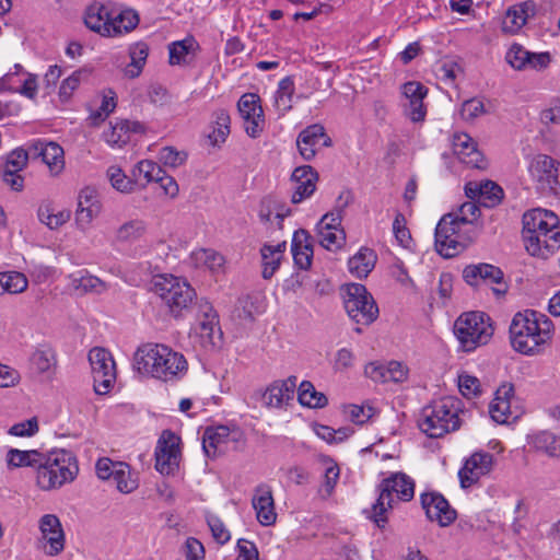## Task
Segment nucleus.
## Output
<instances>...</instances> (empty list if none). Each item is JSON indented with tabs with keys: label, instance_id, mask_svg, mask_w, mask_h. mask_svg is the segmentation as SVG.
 Instances as JSON below:
<instances>
[{
	"label": "nucleus",
	"instance_id": "f257e3e1",
	"mask_svg": "<svg viewBox=\"0 0 560 560\" xmlns=\"http://www.w3.org/2000/svg\"><path fill=\"white\" fill-rule=\"evenodd\" d=\"M522 222L525 248L532 256L546 258L560 247V220L553 211L530 209Z\"/></svg>",
	"mask_w": 560,
	"mask_h": 560
},
{
	"label": "nucleus",
	"instance_id": "f03ea898",
	"mask_svg": "<svg viewBox=\"0 0 560 560\" xmlns=\"http://www.w3.org/2000/svg\"><path fill=\"white\" fill-rule=\"evenodd\" d=\"M553 335V324L545 315L533 310L518 312L510 325V340L513 349L525 355L542 352Z\"/></svg>",
	"mask_w": 560,
	"mask_h": 560
},
{
	"label": "nucleus",
	"instance_id": "7ed1b4c3",
	"mask_svg": "<svg viewBox=\"0 0 560 560\" xmlns=\"http://www.w3.org/2000/svg\"><path fill=\"white\" fill-rule=\"evenodd\" d=\"M133 366L140 374L164 382L180 378L188 370L184 354L161 343L140 346L133 357Z\"/></svg>",
	"mask_w": 560,
	"mask_h": 560
},
{
	"label": "nucleus",
	"instance_id": "20e7f679",
	"mask_svg": "<svg viewBox=\"0 0 560 560\" xmlns=\"http://www.w3.org/2000/svg\"><path fill=\"white\" fill-rule=\"evenodd\" d=\"M79 474L74 454L63 448L46 452L40 469L35 475V483L42 491L58 490L71 483Z\"/></svg>",
	"mask_w": 560,
	"mask_h": 560
},
{
	"label": "nucleus",
	"instance_id": "39448f33",
	"mask_svg": "<svg viewBox=\"0 0 560 560\" xmlns=\"http://www.w3.org/2000/svg\"><path fill=\"white\" fill-rule=\"evenodd\" d=\"M460 401L452 396L442 397L439 400L422 408L418 419V427L431 439H439L454 432L460 427Z\"/></svg>",
	"mask_w": 560,
	"mask_h": 560
},
{
	"label": "nucleus",
	"instance_id": "423d86ee",
	"mask_svg": "<svg viewBox=\"0 0 560 560\" xmlns=\"http://www.w3.org/2000/svg\"><path fill=\"white\" fill-rule=\"evenodd\" d=\"M378 498L372 506V518L381 526L387 513L399 502H409L415 495V481L405 472H393L377 487Z\"/></svg>",
	"mask_w": 560,
	"mask_h": 560
},
{
	"label": "nucleus",
	"instance_id": "0eeeda50",
	"mask_svg": "<svg viewBox=\"0 0 560 560\" xmlns=\"http://www.w3.org/2000/svg\"><path fill=\"white\" fill-rule=\"evenodd\" d=\"M151 291L174 316H179L196 298L195 289L186 279L170 273L154 276Z\"/></svg>",
	"mask_w": 560,
	"mask_h": 560
},
{
	"label": "nucleus",
	"instance_id": "6e6552de",
	"mask_svg": "<svg viewBox=\"0 0 560 560\" xmlns=\"http://www.w3.org/2000/svg\"><path fill=\"white\" fill-rule=\"evenodd\" d=\"M493 325L483 312H466L454 324V334L464 351L487 345L493 336Z\"/></svg>",
	"mask_w": 560,
	"mask_h": 560
},
{
	"label": "nucleus",
	"instance_id": "1a4fd4ad",
	"mask_svg": "<svg viewBox=\"0 0 560 560\" xmlns=\"http://www.w3.org/2000/svg\"><path fill=\"white\" fill-rule=\"evenodd\" d=\"M345 310L352 322L369 326L380 314L373 295L361 283H349L343 289Z\"/></svg>",
	"mask_w": 560,
	"mask_h": 560
},
{
	"label": "nucleus",
	"instance_id": "9d476101",
	"mask_svg": "<svg viewBox=\"0 0 560 560\" xmlns=\"http://www.w3.org/2000/svg\"><path fill=\"white\" fill-rule=\"evenodd\" d=\"M221 336L217 312L209 303L200 304L196 322L189 332L191 343L208 351L219 345Z\"/></svg>",
	"mask_w": 560,
	"mask_h": 560
},
{
	"label": "nucleus",
	"instance_id": "9b49d317",
	"mask_svg": "<svg viewBox=\"0 0 560 560\" xmlns=\"http://www.w3.org/2000/svg\"><path fill=\"white\" fill-rule=\"evenodd\" d=\"M100 479L110 480L115 488L124 494L133 492L139 486L138 474L124 462H114L108 457L100 458L95 464Z\"/></svg>",
	"mask_w": 560,
	"mask_h": 560
},
{
	"label": "nucleus",
	"instance_id": "f8f14e48",
	"mask_svg": "<svg viewBox=\"0 0 560 560\" xmlns=\"http://www.w3.org/2000/svg\"><path fill=\"white\" fill-rule=\"evenodd\" d=\"M528 171L537 189L547 195H560V162L546 154L533 158Z\"/></svg>",
	"mask_w": 560,
	"mask_h": 560
},
{
	"label": "nucleus",
	"instance_id": "ddd939ff",
	"mask_svg": "<svg viewBox=\"0 0 560 560\" xmlns=\"http://www.w3.org/2000/svg\"><path fill=\"white\" fill-rule=\"evenodd\" d=\"M468 244L463 228L457 225L452 215H444L435 229V247L444 257L451 258L463 252Z\"/></svg>",
	"mask_w": 560,
	"mask_h": 560
},
{
	"label": "nucleus",
	"instance_id": "4468645a",
	"mask_svg": "<svg viewBox=\"0 0 560 560\" xmlns=\"http://www.w3.org/2000/svg\"><path fill=\"white\" fill-rule=\"evenodd\" d=\"M94 390L98 395L109 393L116 381V363L112 353L105 348L95 347L89 352Z\"/></svg>",
	"mask_w": 560,
	"mask_h": 560
},
{
	"label": "nucleus",
	"instance_id": "2eb2a0df",
	"mask_svg": "<svg viewBox=\"0 0 560 560\" xmlns=\"http://www.w3.org/2000/svg\"><path fill=\"white\" fill-rule=\"evenodd\" d=\"M244 442L243 432L234 427L219 425L208 428L202 438V448L208 457L237 450Z\"/></svg>",
	"mask_w": 560,
	"mask_h": 560
},
{
	"label": "nucleus",
	"instance_id": "dca6fc26",
	"mask_svg": "<svg viewBox=\"0 0 560 560\" xmlns=\"http://www.w3.org/2000/svg\"><path fill=\"white\" fill-rule=\"evenodd\" d=\"M155 469L165 476L174 475L182 460L180 438L170 430L162 432L155 447Z\"/></svg>",
	"mask_w": 560,
	"mask_h": 560
},
{
	"label": "nucleus",
	"instance_id": "f3484780",
	"mask_svg": "<svg viewBox=\"0 0 560 560\" xmlns=\"http://www.w3.org/2000/svg\"><path fill=\"white\" fill-rule=\"evenodd\" d=\"M38 542L47 556L55 557L61 553L66 545V534L60 518L47 513L38 518Z\"/></svg>",
	"mask_w": 560,
	"mask_h": 560
},
{
	"label": "nucleus",
	"instance_id": "a211bd4d",
	"mask_svg": "<svg viewBox=\"0 0 560 560\" xmlns=\"http://www.w3.org/2000/svg\"><path fill=\"white\" fill-rule=\"evenodd\" d=\"M237 108L247 136L258 138L266 126L260 97L255 93H245L238 100Z\"/></svg>",
	"mask_w": 560,
	"mask_h": 560
},
{
	"label": "nucleus",
	"instance_id": "6ab92c4d",
	"mask_svg": "<svg viewBox=\"0 0 560 560\" xmlns=\"http://www.w3.org/2000/svg\"><path fill=\"white\" fill-rule=\"evenodd\" d=\"M494 463L493 455L487 452L478 451L472 453L464 460L463 466L458 470L460 487L467 489L476 485L480 478L492 471Z\"/></svg>",
	"mask_w": 560,
	"mask_h": 560
},
{
	"label": "nucleus",
	"instance_id": "aec40b11",
	"mask_svg": "<svg viewBox=\"0 0 560 560\" xmlns=\"http://www.w3.org/2000/svg\"><path fill=\"white\" fill-rule=\"evenodd\" d=\"M463 277L471 287H480L482 284L493 285L492 291L498 295L506 292V284L503 281V272L500 268L493 265H469L465 267Z\"/></svg>",
	"mask_w": 560,
	"mask_h": 560
},
{
	"label": "nucleus",
	"instance_id": "412c9836",
	"mask_svg": "<svg viewBox=\"0 0 560 560\" xmlns=\"http://www.w3.org/2000/svg\"><path fill=\"white\" fill-rule=\"evenodd\" d=\"M404 114L412 122H422L427 116V107L423 103L428 89L420 82L410 81L401 86Z\"/></svg>",
	"mask_w": 560,
	"mask_h": 560
},
{
	"label": "nucleus",
	"instance_id": "4be33fe9",
	"mask_svg": "<svg viewBox=\"0 0 560 560\" xmlns=\"http://www.w3.org/2000/svg\"><path fill=\"white\" fill-rule=\"evenodd\" d=\"M102 202L93 187H84L79 191L75 209V224L79 230L86 231L92 222L101 214Z\"/></svg>",
	"mask_w": 560,
	"mask_h": 560
},
{
	"label": "nucleus",
	"instance_id": "5701e85b",
	"mask_svg": "<svg viewBox=\"0 0 560 560\" xmlns=\"http://www.w3.org/2000/svg\"><path fill=\"white\" fill-rule=\"evenodd\" d=\"M68 289L75 295L103 294L108 289L107 282L91 273L88 269H79L66 277Z\"/></svg>",
	"mask_w": 560,
	"mask_h": 560
},
{
	"label": "nucleus",
	"instance_id": "b1692460",
	"mask_svg": "<svg viewBox=\"0 0 560 560\" xmlns=\"http://www.w3.org/2000/svg\"><path fill=\"white\" fill-rule=\"evenodd\" d=\"M364 374L373 382L402 383L408 378L409 369L399 361H389L387 363L370 362L364 366Z\"/></svg>",
	"mask_w": 560,
	"mask_h": 560
},
{
	"label": "nucleus",
	"instance_id": "393cba45",
	"mask_svg": "<svg viewBox=\"0 0 560 560\" xmlns=\"http://www.w3.org/2000/svg\"><path fill=\"white\" fill-rule=\"evenodd\" d=\"M143 126L138 121L116 119L103 131V140L113 149H120L132 139L133 135L142 133Z\"/></svg>",
	"mask_w": 560,
	"mask_h": 560
},
{
	"label": "nucleus",
	"instance_id": "a878e982",
	"mask_svg": "<svg viewBox=\"0 0 560 560\" xmlns=\"http://www.w3.org/2000/svg\"><path fill=\"white\" fill-rule=\"evenodd\" d=\"M514 387L512 384H502L495 392L494 398L489 406V413L493 421L499 424L509 423L517 418L513 410Z\"/></svg>",
	"mask_w": 560,
	"mask_h": 560
},
{
	"label": "nucleus",
	"instance_id": "bb28decb",
	"mask_svg": "<svg viewBox=\"0 0 560 560\" xmlns=\"http://www.w3.org/2000/svg\"><path fill=\"white\" fill-rule=\"evenodd\" d=\"M318 180L317 172L310 165H302L294 168L291 175L293 203H300L308 199L316 190Z\"/></svg>",
	"mask_w": 560,
	"mask_h": 560
},
{
	"label": "nucleus",
	"instance_id": "cd10ccee",
	"mask_svg": "<svg viewBox=\"0 0 560 560\" xmlns=\"http://www.w3.org/2000/svg\"><path fill=\"white\" fill-rule=\"evenodd\" d=\"M252 506L260 525L271 526L276 523L277 513L270 486L261 483L254 489Z\"/></svg>",
	"mask_w": 560,
	"mask_h": 560
},
{
	"label": "nucleus",
	"instance_id": "c85d7f7f",
	"mask_svg": "<svg viewBox=\"0 0 560 560\" xmlns=\"http://www.w3.org/2000/svg\"><path fill=\"white\" fill-rule=\"evenodd\" d=\"M296 145L301 156L306 161H311L322 145H330V139L326 136L322 125L314 124L300 132Z\"/></svg>",
	"mask_w": 560,
	"mask_h": 560
},
{
	"label": "nucleus",
	"instance_id": "c756f323",
	"mask_svg": "<svg viewBox=\"0 0 560 560\" xmlns=\"http://www.w3.org/2000/svg\"><path fill=\"white\" fill-rule=\"evenodd\" d=\"M421 504L427 516L431 521H436L441 526L450 525L456 517L455 511L451 509L447 500L440 493H422Z\"/></svg>",
	"mask_w": 560,
	"mask_h": 560
},
{
	"label": "nucleus",
	"instance_id": "7c9ffc66",
	"mask_svg": "<svg viewBox=\"0 0 560 560\" xmlns=\"http://www.w3.org/2000/svg\"><path fill=\"white\" fill-rule=\"evenodd\" d=\"M319 244L328 250L339 248L345 241V232L340 228V219L332 213L325 214L316 225Z\"/></svg>",
	"mask_w": 560,
	"mask_h": 560
},
{
	"label": "nucleus",
	"instance_id": "2f4dec72",
	"mask_svg": "<svg viewBox=\"0 0 560 560\" xmlns=\"http://www.w3.org/2000/svg\"><path fill=\"white\" fill-rule=\"evenodd\" d=\"M296 381L295 376H290L270 384L262 394L264 405L277 409L287 406L294 397Z\"/></svg>",
	"mask_w": 560,
	"mask_h": 560
},
{
	"label": "nucleus",
	"instance_id": "473e14b6",
	"mask_svg": "<svg viewBox=\"0 0 560 560\" xmlns=\"http://www.w3.org/2000/svg\"><path fill=\"white\" fill-rule=\"evenodd\" d=\"M465 194L487 208L499 205L503 198L502 188L491 180L469 182L465 185Z\"/></svg>",
	"mask_w": 560,
	"mask_h": 560
},
{
	"label": "nucleus",
	"instance_id": "72a5a7b5",
	"mask_svg": "<svg viewBox=\"0 0 560 560\" xmlns=\"http://www.w3.org/2000/svg\"><path fill=\"white\" fill-rule=\"evenodd\" d=\"M452 148L458 159L470 167L481 168L485 166L482 153L478 150L476 141L465 132L454 133Z\"/></svg>",
	"mask_w": 560,
	"mask_h": 560
},
{
	"label": "nucleus",
	"instance_id": "f704fd0d",
	"mask_svg": "<svg viewBox=\"0 0 560 560\" xmlns=\"http://www.w3.org/2000/svg\"><path fill=\"white\" fill-rule=\"evenodd\" d=\"M529 452H534L549 458L560 457V435L542 430L536 431L526 436Z\"/></svg>",
	"mask_w": 560,
	"mask_h": 560
},
{
	"label": "nucleus",
	"instance_id": "c9c22d12",
	"mask_svg": "<svg viewBox=\"0 0 560 560\" xmlns=\"http://www.w3.org/2000/svg\"><path fill=\"white\" fill-rule=\"evenodd\" d=\"M110 15L112 8L101 2L90 4L84 13V23L89 30L101 36L108 37L110 35Z\"/></svg>",
	"mask_w": 560,
	"mask_h": 560
},
{
	"label": "nucleus",
	"instance_id": "e433bc0d",
	"mask_svg": "<svg viewBox=\"0 0 560 560\" xmlns=\"http://www.w3.org/2000/svg\"><path fill=\"white\" fill-rule=\"evenodd\" d=\"M534 14L535 4L533 2L512 5L503 18L502 32L510 35L517 34Z\"/></svg>",
	"mask_w": 560,
	"mask_h": 560
},
{
	"label": "nucleus",
	"instance_id": "4c0bfd02",
	"mask_svg": "<svg viewBox=\"0 0 560 560\" xmlns=\"http://www.w3.org/2000/svg\"><path fill=\"white\" fill-rule=\"evenodd\" d=\"M45 456L46 452L38 450L10 448L5 454V463L10 469L33 468L36 475Z\"/></svg>",
	"mask_w": 560,
	"mask_h": 560
},
{
	"label": "nucleus",
	"instance_id": "58836bf2",
	"mask_svg": "<svg viewBox=\"0 0 560 560\" xmlns=\"http://www.w3.org/2000/svg\"><path fill=\"white\" fill-rule=\"evenodd\" d=\"M200 46L192 36L168 44V62L172 66L188 65L196 57Z\"/></svg>",
	"mask_w": 560,
	"mask_h": 560
},
{
	"label": "nucleus",
	"instance_id": "ea45409f",
	"mask_svg": "<svg viewBox=\"0 0 560 560\" xmlns=\"http://www.w3.org/2000/svg\"><path fill=\"white\" fill-rule=\"evenodd\" d=\"M190 259L196 268L205 269L212 275L224 273L225 258L212 248H198L190 254Z\"/></svg>",
	"mask_w": 560,
	"mask_h": 560
},
{
	"label": "nucleus",
	"instance_id": "a19ab883",
	"mask_svg": "<svg viewBox=\"0 0 560 560\" xmlns=\"http://www.w3.org/2000/svg\"><path fill=\"white\" fill-rule=\"evenodd\" d=\"M39 222L49 230H57L65 225L71 218V210L58 208L51 201H43L37 210Z\"/></svg>",
	"mask_w": 560,
	"mask_h": 560
},
{
	"label": "nucleus",
	"instance_id": "79ce46f5",
	"mask_svg": "<svg viewBox=\"0 0 560 560\" xmlns=\"http://www.w3.org/2000/svg\"><path fill=\"white\" fill-rule=\"evenodd\" d=\"M39 155L47 165L51 176H58L63 172L66 162L61 145L56 142H40Z\"/></svg>",
	"mask_w": 560,
	"mask_h": 560
},
{
	"label": "nucleus",
	"instance_id": "37998d69",
	"mask_svg": "<svg viewBox=\"0 0 560 560\" xmlns=\"http://www.w3.org/2000/svg\"><path fill=\"white\" fill-rule=\"evenodd\" d=\"M285 252V242L275 245L265 244L260 248L262 278L270 279L280 266L283 253Z\"/></svg>",
	"mask_w": 560,
	"mask_h": 560
},
{
	"label": "nucleus",
	"instance_id": "c03bdc74",
	"mask_svg": "<svg viewBox=\"0 0 560 560\" xmlns=\"http://www.w3.org/2000/svg\"><path fill=\"white\" fill-rule=\"evenodd\" d=\"M139 16L136 11L131 9L120 10L119 12L112 9L108 37H117L131 32L137 27Z\"/></svg>",
	"mask_w": 560,
	"mask_h": 560
},
{
	"label": "nucleus",
	"instance_id": "a18cd8bd",
	"mask_svg": "<svg viewBox=\"0 0 560 560\" xmlns=\"http://www.w3.org/2000/svg\"><path fill=\"white\" fill-rule=\"evenodd\" d=\"M147 233V223L141 219H132L120 224L114 234L116 244H132L140 241Z\"/></svg>",
	"mask_w": 560,
	"mask_h": 560
},
{
	"label": "nucleus",
	"instance_id": "49530a36",
	"mask_svg": "<svg viewBox=\"0 0 560 560\" xmlns=\"http://www.w3.org/2000/svg\"><path fill=\"white\" fill-rule=\"evenodd\" d=\"M376 254L370 248H361L349 258L348 268L352 276L365 278L375 267Z\"/></svg>",
	"mask_w": 560,
	"mask_h": 560
},
{
	"label": "nucleus",
	"instance_id": "de8ad7c7",
	"mask_svg": "<svg viewBox=\"0 0 560 560\" xmlns=\"http://www.w3.org/2000/svg\"><path fill=\"white\" fill-rule=\"evenodd\" d=\"M294 82L290 77L281 79L273 94V108L278 116L285 115L292 108L294 94Z\"/></svg>",
	"mask_w": 560,
	"mask_h": 560
},
{
	"label": "nucleus",
	"instance_id": "09e8293b",
	"mask_svg": "<svg viewBox=\"0 0 560 560\" xmlns=\"http://www.w3.org/2000/svg\"><path fill=\"white\" fill-rule=\"evenodd\" d=\"M56 354L55 351L48 347L36 349L31 355V366L38 374L50 378L56 370Z\"/></svg>",
	"mask_w": 560,
	"mask_h": 560
},
{
	"label": "nucleus",
	"instance_id": "8fccbe9b",
	"mask_svg": "<svg viewBox=\"0 0 560 560\" xmlns=\"http://www.w3.org/2000/svg\"><path fill=\"white\" fill-rule=\"evenodd\" d=\"M320 463L324 468V477L318 493L323 499H328L337 486L340 469L337 463L327 456L320 457Z\"/></svg>",
	"mask_w": 560,
	"mask_h": 560
},
{
	"label": "nucleus",
	"instance_id": "3c124183",
	"mask_svg": "<svg viewBox=\"0 0 560 560\" xmlns=\"http://www.w3.org/2000/svg\"><path fill=\"white\" fill-rule=\"evenodd\" d=\"M149 56V46L143 42L135 43L129 48L130 62L125 69L128 78H137L142 72Z\"/></svg>",
	"mask_w": 560,
	"mask_h": 560
},
{
	"label": "nucleus",
	"instance_id": "603ef678",
	"mask_svg": "<svg viewBox=\"0 0 560 560\" xmlns=\"http://www.w3.org/2000/svg\"><path fill=\"white\" fill-rule=\"evenodd\" d=\"M230 124L231 119L228 110L218 109L213 113L212 130L208 135L212 144L218 145L225 142L230 135Z\"/></svg>",
	"mask_w": 560,
	"mask_h": 560
},
{
	"label": "nucleus",
	"instance_id": "864d4df0",
	"mask_svg": "<svg viewBox=\"0 0 560 560\" xmlns=\"http://www.w3.org/2000/svg\"><path fill=\"white\" fill-rule=\"evenodd\" d=\"M27 278L19 271H4L0 272V295L18 294L27 289Z\"/></svg>",
	"mask_w": 560,
	"mask_h": 560
},
{
	"label": "nucleus",
	"instance_id": "5fc2aeb1",
	"mask_svg": "<svg viewBox=\"0 0 560 560\" xmlns=\"http://www.w3.org/2000/svg\"><path fill=\"white\" fill-rule=\"evenodd\" d=\"M298 399L301 405L310 408H323L327 405V397L317 392L314 385L308 381H303L298 389Z\"/></svg>",
	"mask_w": 560,
	"mask_h": 560
},
{
	"label": "nucleus",
	"instance_id": "6e6d98bb",
	"mask_svg": "<svg viewBox=\"0 0 560 560\" xmlns=\"http://www.w3.org/2000/svg\"><path fill=\"white\" fill-rule=\"evenodd\" d=\"M446 215H452L454 222L464 228L465 225L472 224L478 220L480 217V209L476 205V200L470 199L469 201L464 202L456 212L447 213Z\"/></svg>",
	"mask_w": 560,
	"mask_h": 560
},
{
	"label": "nucleus",
	"instance_id": "4d7b16f0",
	"mask_svg": "<svg viewBox=\"0 0 560 560\" xmlns=\"http://www.w3.org/2000/svg\"><path fill=\"white\" fill-rule=\"evenodd\" d=\"M530 57V51L525 49L521 44L514 43L512 44L506 54L505 60L506 62L517 71L527 70V62Z\"/></svg>",
	"mask_w": 560,
	"mask_h": 560
},
{
	"label": "nucleus",
	"instance_id": "13d9d810",
	"mask_svg": "<svg viewBox=\"0 0 560 560\" xmlns=\"http://www.w3.org/2000/svg\"><path fill=\"white\" fill-rule=\"evenodd\" d=\"M107 177L117 191L130 194L135 190L136 183L128 178L122 170L117 166H110L107 170Z\"/></svg>",
	"mask_w": 560,
	"mask_h": 560
},
{
	"label": "nucleus",
	"instance_id": "bf43d9fd",
	"mask_svg": "<svg viewBox=\"0 0 560 560\" xmlns=\"http://www.w3.org/2000/svg\"><path fill=\"white\" fill-rule=\"evenodd\" d=\"M24 75V68L20 63H15L5 74L0 78V93H16L19 85Z\"/></svg>",
	"mask_w": 560,
	"mask_h": 560
},
{
	"label": "nucleus",
	"instance_id": "052dcab7",
	"mask_svg": "<svg viewBox=\"0 0 560 560\" xmlns=\"http://www.w3.org/2000/svg\"><path fill=\"white\" fill-rule=\"evenodd\" d=\"M206 520L212 537L218 544L224 545L231 539L230 530L218 515L209 513Z\"/></svg>",
	"mask_w": 560,
	"mask_h": 560
},
{
	"label": "nucleus",
	"instance_id": "680f3d73",
	"mask_svg": "<svg viewBox=\"0 0 560 560\" xmlns=\"http://www.w3.org/2000/svg\"><path fill=\"white\" fill-rule=\"evenodd\" d=\"M85 73L86 70L84 69L75 70L61 82V85L59 88V96L63 102L71 98L74 91H77L80 86Z\"/></svg>",
	"mask_w": 560,
	"mask_h": 560
},
{
	"label": "nucleus",
	"instance_id": "e2e57ef3",
	"mask_svg": "<svg viewBox=\"0 0 560 560\" xmlns=\"http://www.w3.org/2000/svg\"><path fill=\"white\" fill-rule=\"evenodd\" d=\"M355 365V355L350 348H341L336 351L332 359V370L343 373L351 370Z\"/></svg>",
	"mask_w": 560,
	"mask_h": 560
},
{
	"label": "nucleus",
	"instance_id": "0e129e2a",
	"mask_svg": "<svg viewBox=\"0 0 560 560\" xmlns=\"http://www.w3.org/2000/svg\"><path fill=\"white\" fill-rule=\"evenodd\" d=\"M393 233L397 244L404 248H409L412 243L410 232L406 225L404 214L397 213L393 222Z\"/></svg>",
	"mask_w": 560,
	"mask_h": 560
},
{
	"label": "nucleus",
	"instance_id": "69168bd1",
	"mask_svg": "<svg viewBox=\"0 0 560 560\" xmlns=\"http://www.w3.org/2000/svg\"><path fill=\"white\" fill-rule=\"evenodd\" d=\"M458 388L466 398H474L481 392L480 381L466 372L458 375Z\"/></svg>",
	"mask_w": 560,
	"mask_h": 560
},
{
	"label": "nucleus",
	"instance_id": "338daca9",
	"mask_svg": "<svg viewBox=\"0 0 560 560\" xmlns=\"http://www.w3.org/2000/svg\"><path fill=\"white\" fill-rule=\"evenodd\" d=\"M158 159L163 165L175 168L185 163L187 154L173 147H165L160 150Z\"/></svg>",
	"mask_w": 560,
	"mask_h": 560
},
{
	"label": "nucleus",
	"instance_id": "774afa93",
	"mask_svg": "<svg viewBox=\"0 0 560 560\" xmlns=\"http://www.w3.org/2000/svg\"><path fill=\"white\" fill-rule=\"evenodd\" d=\"M39 430L37 418L33 417L27 420L18 422L9 429V434L19 438L34 436Z\"/></svg>",
	"mask_w": 560,
	"mask_h": 560
}]
</instances>
